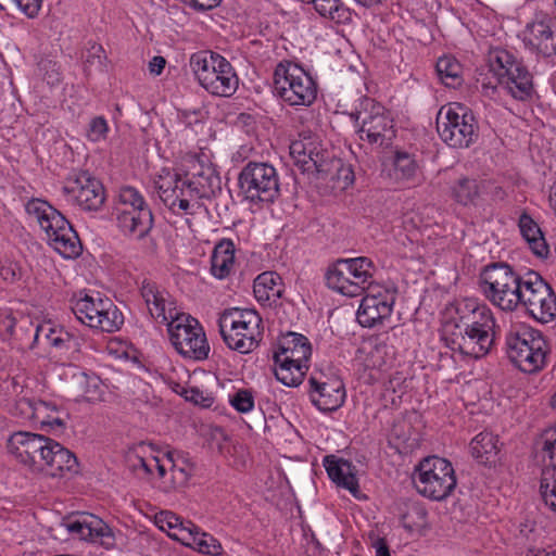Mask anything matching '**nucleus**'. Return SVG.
Masks as SVG:
<instances>
[{"label":"nucleus","instance_id":"obj_13","mask_svg":"<svg viewBox=\"0 0 556 556\" xmlns=\"http://www.w3.org/2000/svg\"><path fill=\"white\" fill-rule=\"evenodd\" d=\"M238 182L244 199L253 204L273 203L280 194L277 169L266 162L247 163Z\"/></svg>","mask_w":556,"mask_h":556},{"label":"nucleus","instance_id":"obj_12","mask_svg":"<svg viewBox=\"0 0 556 556\" xmlns=\"http://www.w3.org/2000/svg\"><path fill=\"white\" fill-rule=\"evenodd\" d=\"M413 482L419 494L433 501L448 497L457 484L452 464L439 456L424 458L416 466Z\"/></svg>","mask_w":556,"mask_h":556},{"label":"nucleus","instance_id":"obj_54","mask_svg":"<svg viewBox=\"0 0 556 556\" xmlns=\"http://www.w3.org/2000/svg\"><path fill=\"white\" fill-rule=\"evenodd\" d=\"M17 8L28 17H35L40 8L42 0H12Z\"/></svg>","mask_w":556,"mask_h":556},{"label":"nucleus","instance_id":"obj_64","mask_svg":"<svg viewBox=\"0 0 556 556\" xmlns=\"http://www.w3.org/2000/svg\"><path fill=\"white\" fill-rule=\"evenodd\" d=\"M354 1L363 7L370 8V7H374L378 3H380L381 0H354Z\"/></svg>","mask_w":556,"mask_h":556},{"label":"nucleus","instance_id":"obj_23","mask_svg":"<svg viewBox=\"0 0 556 556\" xmlns=\"http://www.w3.org/2000/svg\"><path fill=\"white\" fill-rule=\"evenodd\" d=\"M523 42L542 56L556 55V22L544 17L529 23L523 30Z\"/></svg>","mask_w":556,"mask_h":556},{"label":"nucleus","instance_id":"obj_7","mask_svg":"<svg viewBox=\"0 0 556 556\" xmlns=\"http://www.w3.org/2000/svg\"><path fill=\"white\" fill-rule=\"evenodd\" d=\"M505 343L508 358L521 371L538 372L546 365L548 345L540 330L517 325L507 332Z\"/></svg>","mask_w":556,"mask_h":556},{"label":"nucleus","instance_id":"obj_49","mask_svg":"<svg viewBox=\"0 0 556 556\" xmlns=\"http://www.w3.org/2000/svg\"><path fill=\"white\" fill-rule=\"evenodd\" d=\"M155 523L162 531L173 530L172 533H180V530L187 529V521H184L173 511L163 510L155 516Z\"/></svg>","mask_w":556,"mask_h":556},{"label":"nucleus","instance_id":"obj_16","mask_svg":"<svg viewBox=\"0 0 556 556\" xmlns=\"http://www.w3.org/2000/svg\"><path fill=\"white\" fill-rule=\"evenodd\" d=\"M290 155L303 173L329 176L340 159L334 157L323 143L318 135L301 132L299 139L290 144Z\"/></svg>","mask_w":556,"mask_h":556},{"label":"nucleus","instance_id":"obj_30","mask_svg":"<svg viewBox=\"0 0 556 556\" xmlns=\"http://www.w3.org/2000/svg\"><path fill=\"white\" fill-rule=\"evenodd\" d=\"M390 177L401 185H419L422 180V175L416 155L406 151H396L393 155Z\"/></svg>","mask_w":556,"mask_h":556},{"label":"nucleus","instance_id":"obj_43","mask_svg":"<svg viewBox=\"0 0 556 556\" xmlns=\"http://www.w3.org/2000/svg\"><path fill=\"white\" fill-rule=\"evenodd\" d=\"M21 405H27L31 410L29 417L37 419L41 425H47L52 428H63L64 420L60 417L50 416L48 412L54 410L49 403L43 401H30L23 399L20 401Z\"/></svg>","mask_w":556,"mask_h":556},{"label":"nucleus","instance_id":"obj_29","mask_svg":"<svg viewBox=\"0 0 556 556\" xmlns=\"http://www.w3.org/2000/svg\"><path fill=\"white\" fill-rule=\"evenodd\" d=\"M165 457L169 464V478L164 481L163 490L170 492L187 485L194 470L193 462L186 453L177 450L167 451Z\"/></svg>","mask_w":556,"mask_h":556},{"label":"nucleus","instance_id":"obj_18","mask_svg":"<svg viewBox=\"0 0 556 556\" xmlns=\"http://www.w3.org/2000/svg\"><path fill=\"white\" fill-rule=\"evenodd\" d=\"M519 307L536 321L547 324L556 317V294L539 274L529 271L525 275Z\"/></svg>","mask_w":556,"mask_h":556},{"label":"nucleus","instance_id":"obj_35","mask_svg":"<svg viewBox=\"0 0 556 556\" xmlns=\"http://www.w3.org/2000/svg\"><path fill=\"white\" fill-rule=\"evenodd\" d=\"M184 179L178 173L169 168H162L154 178V187L159 198L169 210H175L176 190Z\"/></svg>","mask_w":556,"mask_h":556},{"label":"nucleus","instance_id":"obj_41","mask_svg":"<svg viewBox=\"0 0 556 556\" xmlns=\"http://www.w3.org/2000/svg\"><path fill=\"white\" fill-rule=\"evenodd\" d=\"M435 71L439 79L446 87L456 88L462 85L463 66L454 56L443 55L439 58Z\"/></svg>","mask_w":556,"mask_h":556},{"label":"nucleus","instance_id":"obj_44","mask_svg":"<svg viewBox=\"0 0 556 556\" xmlns=\"http://www.w3.org/2000/svg\"><path fill=\"white\" fill-rule=\"evenodd\" d=\"M540 495L545 507L556 513V468H545L542 471Z\"/></svg>","mask_w":556,"mask_h":556},{"label":"nucleus","instance_id":"obj_17","mask_svg":"<svg viewBox=\"0 0 556 556\" xmlns=\"http://www.w3.org/2000/svg\"><path fill=\"white\" fill-rule=\"evenodd\" d=\"M361 126L358 137L371 146L389 147L395 138L393 118L383 105L371 98H363L356 112Z\"/></svg>","mask_w":556,"mask_h":556},{"label":"nucleus","instance_id":"obj_42","mask_svg":"<svg viewBox=\"0 0 556 556\" xmlns=\"http://www.w3.org/2000/svg\"><path fill=\"white\" fill-rule=\"evenodd\" d=\"M81 59L87 72L91 67H94L101 73L108 72L109 59L102 45L88 41L86 48L81 52Z\"/></svg>","mask_w":556,"mask_h":556},{"label":"nucleus","instance_id":"obj_33","mask_svg":"<svg viewBox=\"0 0 556 556\" xmlns=\"http://www.w3.org/2000/svg\"><path fill=\"white\" fill-rule=\"evenodd\" d=\"M235 243L231 239H222L211 256V273L217 279L227 278L235 265Z\"/></svg>","mask_w":556,"mask_h":556},{"label":"nucleus","instance_id":"obj_9","mask_svg":"<svg viewBox=\"0 0 556 556\" xmlns=\"http://www.w3.org/2000/svg\"><path fill=\"white\" fill-rule=\"evenodd\" d=\"M312 346L308 339L296 332L283 334L274 353L275 376L287 387H298L302 383L308 368Z\"/></svg>","mask_w":556,"mask_h":556},{"label":"nucleus","instance_id":"obj_3","mask_svg":"<svg viewBox=\"0 0 556 556\" xmlns=\"http://www.w3.org/2000/svg\"><path fill=\"white\" fill-rule=\"evenodd\" d=\"M27 213L33 216L45 231L49 245L64 258H75L81 252V243L76 231L65 216L47 201L33 199L26 204Z\"/></svg>","mask_w":556,"mask_h":556},{"label":"nucleus","instance_id":"obj_31","mask_svg":"<svg viewBox=\"0 0 556 556\" xmlns=\"http://www.w3.org/2000/svg\"><path fill=\"white\" fill-rule=\"evenodd\" d=\"M42 435L28 431H17L8 439V451L15 459L26 467L27 464H34L36 448L41 447Z\"/></svg>","mask_w":556,"mask_h":556},{"label":"nucleus","instance_id":"obj_5","mask_svg":"<svg viewBox=\"0 0 556 556\" xmlns=\"http://www.w3.org/2000/svg\"><path fill=\"white\" fill-rule=\"evenodd\" d=\"M190 68L200 86L217 97H231L239 78L230 62L213 51H199L190 56Z\"/></svg>","mask_w":556,"mask_h":556},{"label":"nucleus","instance_id":"obj_53","mask_svg":"<svg viewBox=\"0 0 556 556\" xmlns=\"http://www.w3.org/2000/svg\"><path fill=\"white\" fill-rule=\"evenodd\" d=\"M39 70L43 73V78L48 85L54 86L62 79L60 65L51 60H41L39 62Z\"/></svg>","mask_w":556,"mask_h":556},{"label":"nucleus","instance_id":"obj_40","mask_svg":"<svg viewBox=\"0 0 556 556\" xmlns=\"http://www.w3.org/2000/svg\"><path fill=\"white\" fill-rule=\"evenodd\" d=\"M315 11L324 18H328L337 24H350L352 22V11L342 0H312Z\"/></svg>","mask_w":556,"mask_h":556},{"label":"nucleus","instance_id":"obj_58","mask_svg":"<svg viewBox=\"0 0 556 556\" xmlns=\"http://www.w3.org/2000/svg\"><path fill=\"white\" fill-rule=\"evenodd\" d=\"M153 469L157 470L159 477L162 479V488L164 486V481L169 478V464L166 462L165 455L160 458L159 456L154 457Z\"/></svg>","mask_w":556,"mask_h":556},{"label":"nucleus","instance_id":"obj_22","mask_svg":"<svg viewBox=\"0 0 556 556\" xmlns=\"http://www.w3.org/2000/svg\"><path fill=\"white\" fill-rule=\"evenodd\" d=\"M63 525L72 535L80 540L100 544L106 549L116 545L115 531L92 514H79L66 519Z\"/></svg>","mask_w":556,"mask_h":556},{"label":"nucleus","instance_id":"obj_47","mask_svg":"<svg viewBox=\"0 0 556 556\" xmlns=\"http://www.w3.org/2000/svg\"><path fill=\"white\" fill-rule=\"evenodd\" d=\"M543 459L552 468H556V422L541 434Z\"/></svg>","mask_w":556,"mask_h":556},{"label":"nucleus","instance_id":"obj_32","mask_svg":"<svg viewBox=\"0 0 556 556\" xmlns=\"http://www.w3.org/2000/svg\"><path fill=\"white\" fill-rule=\"evenodd\" d=\"M187 179L197 190L195 193L205 199H210L220 189V178L207 161L198 160L192 166L191 177Z\"/></svg>","mask_w":556,"mask_h":556},{"label":"nucleus","instance_id":"obj_14","mask_svg":"<svg viewBox=\"0 0 556 556\" xmlns=\"http://www.w3.org/2000/svg\"><path fill=\"white\" fill-rule=\"evenodd\" d=\"M71 309L84 325L103 332H115L124 324L121 309L108 298L85 294L71 301Z\"/></svg>","mask_w":556,"mask_h":556},{"label":"nucleus","instance_id":"obj_2","mask_svg":"<svg viewBox=\"0 0 556 556\" xmlns=\"http://www.w3.org/2000/svg\"><path fill=\"white\" fill-rule=\"evenodd\" d=\"M488 62L492 77L479 80L486 96H492L500 86L515 100L528 101L532 98V75L513 53L505 49L491 50Z\"/></svg>","mask_w":556,"mask_h":556},{"label":"nucleus","instance_id":"obj_8","mask_svg":"<svg viewBox=\"0 0 556 556\" xmlns=\"http://www.w3.org/2000/svg\"><path fill=\"white\" fill-rule=\"evenodd\" d=\"M274 93L290 106H309L317 98L316 80L299 64L280 61L274 71Z\"/></svg>","mask_w":556,"mask_h":556},{"label":"nucleus","instance_id":"obj_51","mask_svg":"<svg viewBox=\"0 0 556 556\" xmlns=\"http://www.w3.org/2000/svg\"><path fill=\"white\" fill-rule=\"evenodd\" d=\"M109 130L108 121L103 116H96L89 122L86 136L91 142H100L106 139Z\"/></svg>","mask_w":556,"mask_h":556},{"label":"nucleus","instance_id":"obj_25","mask_svg":"<svg viewBox=\"0 0 556 556\" xmlns=\"http://www.w3.org/2000/svg\"><path fill=\"white\" fill-rule=\"evenodd\" d=\"M186 527L187 529L180 530V533H168L169 538L201 554L210 556L222 555L223 546L212 534L201 531L191 521H187Z\"/></svg>","mask_w":556,"mask_h":556},{"label":"nucleus","instance_id":"obj_48","mask_svg":"<svg viewBox=\"0 0 556 556\" xmlns=\"http://www.w3.org/2000/svg\"><path fill=\"white\" fill-rule=\"evenodd\" d=\"M52 444H55V441L42 435L41 440V447L36 448L34 455V464H27L26 467L34 473H43L45 468L47 467V464L50 458V447H52Z\"/></svg>","mask_w":556,"mask_h":556},{"label":"nucleus","instance_id":"obj_62","mask_svg":"<svg viewBox=\"0 0 556 556\" xmlns=\"http://www.w3.org/2000/svg\"><path fill=\"white\" fill-rule=\"evenodd\" d=\"M372 547L375 548L376 556H388L390 554L387 541L382 538L375 540Z\"/></svg>","mask_w":556,"mask_h":556},{"label":"nucleus","instance_id":"obj_20","mask_svg":"<svg viewBox=\"0 0 556 556\" xmlns=\"http://www.w3.org/2000/svg\"><path fill=\"white\" fill-rule=\"evenodd\" d=\"M363 298L356 313V318L363 327H375L382 324L393 312L396 291L379 285H371Z\"/></svg>","mask_w":556,"mask_h":556},{"label":"nucleus","instance_id":"obj_56","mask_svg":"<svg viewBox=\"0 0 556 556\" xmlns=\"http://www.w3.org/2000/svg\"><path fill=\"white\" fill-rule=\"evenodd\" d=\"M184 4L188 5L197 12H206L217 8L222 0H180Z\"/></svg>","mask_w":556,"mask_h":556},{"label":"nucleus","instance_id":"obj_26","mask_svg":"<svg viewBox=\"0 0 556 556\" xmlns=\"http://www.w3.org/2000/svg\"><path fill=\"white\" fill-rule=\"evenodd\" d=\"M489 187L490 181L488 180L460 175L451 181L448 194L462 206H476L478 200L486 192Z\"/></svg>","mask_w":556,"mask_h":556},{"label":"nucleus","instance_id":"obj_19","mask_svg":"<svg viewBox=\"0 0 556 556\" xmlns=\"http://www.w3.org/2000/svg\"><path fill=\"white\" fill-rule=\"evenodd\" d=\"M66 202L81 211L99 212L105 202V190L102 182L88 172H79L70 177L62 188Z\"/></svg>","mask_w":556,"mask_h":556},{"label":"nucleus","instance_id":"obj_50","mask_svg":"<svg viewBox=\"0 0 556 556\" xmlns=\"http://www.w3.org/2000/svg\"><path fill=\"white\" fill-rule=\"evenodd\" d=\"M229 403L241 414H247L254 408V396L250 390L241 389L229 395Z\"/></svg>","mask_w":556,"mask_h":556},{"label":"nucleus","instance_id":"obj_36","mask_svg":"<svg viewBox=\"0 0 556 556\" xmlns=\"http://www.w3.org/2000/svg\"><path fill=\"white\" fill-rule=\"evenodd\" d=\"M518 226L532 252L540 257H546L549 249L541 228L533 218L527 213H522L519 217Z\"/></svg>","mask_w":556,"mask_h":556},{"label":"nucleus","instance_id":"obj_46","mask_svg":"<svg viewBox=\"0 0 556 556\" xmlns=\"http://www.w3.org/2000/svg\"><path fill=\"white\" fill-rule=\"evenodd\" d=\"M46 337L54 348L75 351L80 349V339L66 330L51 328Z\"/></svg>","mask_w":556,"mask_h":556},{"label":"nucleus","instance_id":"obj_6","mask_svg":"<svg viewBox=\"0 0 556 556\" xmlns=\"http://www.w3.org/2000/svg\"><path fill=\"white\" fill-rule=\"evenodd\" d=\"M225 344L241 354L254 351L263 338L262 318L254 309L230 308L218 318Z\"/></svg>","mask_w":556,"mask_h":556},{"label":"nucleus","instance_id":"obj_38","mask_svg":"<svg viewBox=\"0 0 556 556\" xmlns=\"http://www.w3.org/2000/svg\"><path fill=\"white\" fill-rule=\"evenodd\" d=\"M497 437L491 432H480L470 442L471 455L481 464L491 465L498 453Z\"/></svg>","mask_w":556,"mask_h":556},{"label":"nucleus","instance_id":"obj_52","mask_svg":"<svg viewBox=\"0 0 556 556\" xmlns=\"http://www.w3.org/2000/svg\"><path fill=\"white\" fill-rule=\"evenodd\" d=\"M370 354L374 359V366H383L387 365L390 359H392L394 352L393 348L388 345L386 342L377 341L374 344Z\"/></svg>","mask_w":556,"mask_h":556},{"label":"nucleus","instance_id":"obj_28","mask_svg":"<svg viewBox=\"0 0 556 556\" xmlns=\"http://www.w3.org/2000/svg\"><path fill=\"white\" fill-rule=\"evenodd\" d=\"M324 467L332 482L348 490L353 496L358 497V479L355 473V466L351 462L334 455H327L324 458Z\"/></svg>","mask_w":556,"mask_h":556},{"label":"nucleus","instance_id":"obj_34","mask_svg":"<svg viewBox=\"0 0 556 556\" xmlns=\"http://www.w3.org/2000/svg\"><path fill=\"white\" fill-rule=\"evenodd\" d=\"M50 458L43 475L49 477H62L65 472H77L78 462L76 456L55 441L50 447Z\"/></svg>","mask_w":556,"mask_h":556},{"label":"nucleus","instance_id":"obj_37","mask_svg":"<svg viewBox=\"0 0 556 556\" xmlns=\"http://www.w3.org/2000/svg\"><path fill=\"white\" fill-rule=\"evenodd\" d=\"M280 277L273 271L260 274L253 283L254 296L261 304L276 302L282 293Z\"/></svg>","mask_w":556,"mask_h":556},{"label":"nucleus","instance_id":"obj_55","mask_svg":"<svg viewBox=\"0 0 556 556\" xmlns=\"http://www.w3.org/2000/svg\"><path fill=\"white\" fill-rule=\"evenodd\" d=\"M337 175L338 179L343 180V188H348L354 182V173L350 165H344L340 160V165L334 166L332 168V173L330 175Z\"/></svg>","mask_w":556,"mask_h":556},{"label":"nucleus","instance_id":"obj_57","mask_svg":"<svg viewBox=\"0 0 556 556\" xmlns=\"http://www.w3.org/2000/svg\"><path fill=\"white\" fill-rule=\"evenodd\" d=\"M0 276L4 281L13 282L20 276L18 267L13 263L1 264Z\"/></svg>","mask_w":556,"mask_h":556},{"label":"nucleus","instance_id":"obj_27","mask_svg":"<svg viewBox=\"0 0 556 556\" xmlns=\"http://www.w3.org/2000/svg\"><path fill=\"white\" fill-rule=\"evenodd\" d=\"M117 227L124 236L140 240L143 239L152 229L153 215L150 208L138 211H117Z\"/></svg>","mask_w":556,"mask_h":556},{"label":"nucleus","instance_id":"obj_45","mask_svg":"<svg viewBox=\"0 0 556 556\" xmlns=\"http://www.w3.org/2000/svg\"><path fill=\"white\" fill-rule=\"evenodd\" d=\"M150 208L139 190L131 186H124L119 189L117 211H138Z\"/></svg>","mask_w":556,"mask_h":556},{"label":"nucleus","instance_id":"obj_4","mask_svg":"<svg viewBox=\"0 0 556 556\" xmlns=\"http://www.w3.org/2000/svg\"><path fill=\"white\" fill-rule=\"evenodd\" d=\"M523 282L525 276H520L506 263L489 264L479 276L482 294L492 305L504 312L519 308Z\"/></svg>","mask_w":556,"mask_h":556},{"label":"nucleus","instance_id":"obj_11","mask_svg":"<svg viewBox=\"0 0 556 556\" xmlns=\"http://www.w3.org/2000/svg\"><path fill=\"white\" fill-rule=\"evenodd\" d=\"M374 273L375 265L369 257L340 258L328 267L325 279L331 290L357 296L372 285Z\"/></svg>","mask_w":556,"mask_h":556},{"label":"nucleus","instance_id":"obj_63","mask_svg":"<svg viewBox=\"0 0 556 556\" xmlns=\"http://www.w3.org/2000/svg\"><path fill=\"white\" fill-rule=\"evenodd\" d=\"M549 204L556 212V181L552 185L549 189Z\"/></svg>","mask_w":556,"mask_h":556},{"label":"nucleus","instance_id":"obj_39","mask_svg":"<svg viewBox=\"0 0 556 556\" xmlns=\"http://www.w3.org/2000/svg\"><path fill=\"white\" fill-rule=\"evenodd\" d=\"M195 191L194 187L185 178L176 190L177 199H175V210L170 211L176 215H180L181 213L194 215L201 206L200 200L204 199L202 194H198Z\"/></svg>","mask_w":556,"mask_h":556},{"label":"nucleus","instance_id":"obj_60","mask_svg":"<svg viewBox=\"0 0 556 556\" xmlns=\"http://www.w3.org/2000/svg\"><path fill=\"white\" fill-rule=\"evenodd\" d=\"M165 64H166V61L163 56L161 55H156V56H153L152 60L149 62V72L152 74V75H160L164 67H165Z\"/></svg>","mask_w":556,"mask_h":556},{"label":"nucleus","instance_id":"obj_1","mask_svg":"<svg viewBox=\"0 0 556 556\" xmlns=\"http://www.w3.org/2000/svg\"><path fill=\"white\" fill-rule=\"evenodd\" d=\"M454 331L445 334L446 345L454 352L480 358L492 349L496 319L491 308L473 299L457 303L453 317Z\"/></svg>","mask_w":556,"mask_h":556},{"label":"nucleus","instance_id":"obj_10","mask_svg":"<svg viewBox=\"0 0 556 556\" xmlns=\"http://www.w3.org/2000/svg\"><path fill=\"white\" fill-rule=\"evenodd\" d=\"M440 138L451 148L464 149L476 143L479 125L472 111L457 102L443 105L437 116Z\"/></svg>","mask_w":556,"mask_h":556},{"label":"nucleus","instance_id":"obj_15","mask_svg":"<svg viewBox=\"0 0 556 556\" xmlns=\"http://www.w3.org/2000/svg\"><path fill=\"white\" fill-rule=\"evenodd\" d=\"M169 340L175 350L185 358L205 361L210 355V344L200 321L182 313L167 326Z\"/></svg>","mask_w":556,"mask_h":556},{"label":"nucleus","instance_id":"obj_59","mask_svg":"<svg viewBox=\"0 0 556 556\" xmlns=\"http://www.w3.org/2000/svg\"><path fill=\"white\" fill-rule=\"evenodd\" d=\"M154 457L155 456H151V457H142V456H138L136 455L135 456V459L132 462V467L134 468H140L142 469L146 473L150 475L153 472V460H154Z\"/></svg>","mask_w":556,"mask_h":556},{"label":"nucleus","instance_id":"obj_24","mask_svg":"<svg viewBox=\"0 0 556 556\" xmlns=\"http://www.w3.org/2000/svg\"><path fill=\"white\" fill-rule=\"evenodd\" d=\"M308 383L312 403L320 412H333L344 404L345 388L341 379L330 378L327 381H319L311 377Z\"/></svg>","mask_w":556,"mask_h":556},{"label":"nucleus","instance_id":"obj_21","mask_svg":"<svg viewBox=\"0 0 556 556\" xmlns=\"http://www.w3.org/2000/svg\"><path fill=\"white\" fill-rule=\"evenodd\" d=\"M140 295L153 321L167 326L182 314L177 307L175 298L155 281L143 279Z\"/></svg>","mask_w":556,"mask_h":556},{"label":"nucleus","instance_id":"obj_61","mask_svg":"<svg viewBox=\"0 0 556 556\" xmlns=\"http://www.w3.org/2000/svg\"><path fill=\"white\" fill-rule=\"evenodd\" d=\"M486 193L491 194L493 201H503L506 198V191L492 182H490V187L484 194Z\"/></svg>","mask_w":556,"mask_h":556}]
</instances>
